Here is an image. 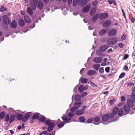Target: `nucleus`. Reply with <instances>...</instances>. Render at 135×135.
<instances>
[{
  "label": "nucleus",
  "instance_id": "nucleus-3",
  "mask_svg": "<svg viewBox=\"0 0 135 135\" xmlns=\"http://www.w3.org/2000/svg\"><path fill=\"white\" fill-rule=\"evenodd\" d=\"M42 116L40 113L37 112L35 113L32 117L31 118L33 120L37 119L39 121L42 122V116L39 118V115Z\"/></svg>",
  "mask_w": 135,
  "mask_h": 135
},
{
  "label": "nucleus",
  "instance_id": "nucleus-16",
  "mask_svg": "<svg viewBox=\"0 0 135 135\" xmlns=\"http://www.w3.org/2000/svg\"><path fill=\"white\" fill-rule=\"evenodd\" d=\"M99 17V14L98 13H97L94 15V16L91 19V20L92 22L93 23L95 22L98 19Z\"/></svg>",
  "mask_w": 135,
  "mask_h": 135
},
{
  "label": "nucleus",
  "instance_id": "nucleus-62",
  "mask_svg": "<svg viewBox=\"0 0 135 135\" xmlns=\"http://www.w3.org/2000/svg\"><path fill=\"white\" fill-rule=\"evenodd\" d=\"M126 100V99L125 97L122 96L121 97V100L122 102H124Z\"/></svg>",
  "mask_w": 135,
  "mask_h": 135
},
{
  "label": "nucleus",
  "instance_id": "nucleus-8",
  "mask_svg": "<svg viewBox=\"0 0 135 135\" xmlns=\"http://www.w3.org/2000/svg\"><path fill=\"white\" fill-rule=\"evenodd\" d=\"M109 16L108 14L107 13H102L99 15V18L101 20H102L107 17Z\"/></svg>",
  "mask_w": 135,
  "mask_h": 135
},
{
  "label": "nucleus",
  "instance_id": "nucleus-47",
  "mask_svg": "<svg viewBox=\"0 0 135 135\" xmlns=\"http://www.w3.org/2000/svg\"><path fill=\"white\" fill-rule=\"evenodd\" d=\"M98 1L95 0L93 2L92 4L93 6L95 7L98 4Z\"/></svg>",
  "mask_w": 135,
  "mask_h": 135
},
{
  "label": "nucleus",
  "instance_id": "nucleus-31",
  "mask_svg": "<svg viewBox=\"0 0 135 135\" xmlns=\"http://www.w3.org/2000/svg\"><path fill=\"white\" fill-rule=\"evenodd\" d=\"M84 111H82L81 109H79L77 110L76 112V114L78 115H81L84 113Z\"/></svg>",
  "mask_w": 135,
  "mask_h": 135
},
{
  "label": "nucleus",
  "instance_id": "nucleus-22",
  "mask_svg": "<svg viewBox=\"0 0 135 135\" xmlns=\"http://www.w3.org/2000/svg\"><path fill=\"white\" fill-rule=\"evenodd\" d=\"M24 19L25 21L27 23H29L31 22V18L28 16L25 15L24 17Z\"/></svg>",
  "mask_w": 135,
  "mask_h": 135
},
{
  "label": "nucleus",
  "instance_id": "nucleus-49",
  "mask_svg": "<svg viewBox=\"0 0 135 135\" xmlns=\"http://www.w3.org/2000/svg\"><path fill=\"white\" fill-rule=\"evenodd\" d=\"M99 72L101 74L103 73L104 72L103 68L101 67L99 69Z\"/></svg>",
  "mask_w": 135,
  "mask_h": 135
},
{
  "label": "nucleus",
  "instance_id": "nucleus-13",
  "mask_svg": "<svg viewBox=\"0 0 135 135\" xmlns=\"http://www.w3.org/2000/svg\"><path fill=\"white\" fill-rule=\"evenodd\" d=\"M109 118H110V114H105L102 116V120L103 122H106L108 120Z\"/></svg>",
  "mask_w": 135,
  "mask_h": 135
},
{
  "label": "nucleus",
  "instance_id": "nucleus-25",
  "mask_svg": "<svg viewBox=\"0 0 135 135\" xmlns=\"http://www.w3.org/2000/svg\"><path fill=\"white\" fill-rule=\"evenodd\" d=\"M18 24L19 26L21 27L23 26L25 24L24 21L23 19L20 18L18 21Z\"/></svg>",
  "mask_w": 135,
  "mask_h": 135
},
{
  "label": "nucleus",
  "instance_id": "nucleus-6",
  "mask_svg": "<svg viewBox=\"0 0 135 135\" xmlns=\"http://www.w3.org/2000/svg\"><path fill=\"white\" fill-rule=\"evenodd\" d=\"M2 19L4 24L7 25L9 24V20L8 15L3 16L2 17Z\"/></svg>",
  "mask_w": 135,
  "mask_h": 135
},
{
  "label": "nucleus",
  "instance_id": "nucleus-50",
  "mask_svg": "<svg viewBox=\"0 0 135 135\" xmlns=\"http://www.w3.org/2000/svg\"><path fill=\"white\" fill-rule=\"evenodd\" d=\"M8 111L10 112H12V113H14L15 110L14 109L11 108H9L8 109Z\"/></svg>",
  "mask_w": 135,
  "mask_h": 135
},
{
  "label": "nucleus",
  "instance_id": "nucleus-34",
  "mask_svg": "<svg viewBox=\"0 0 135 135\" xmlns=\"http://www.w3.org/2000/svg\"><path fill=\"white\" fill-rule=\"evenodd\" d=\"M88 1L87 0H84L82 1L81 2V6L83 7V6L86 5Z\"/></svg>",
  "mask_w": 135,
  "mask_h": 135
},
{
  "label": "nucleus",
  "instance_id": "nucleus-60",
  "mask_svg": "<svg viewBox=\"0 0 135 135\" xmlns=\"http://www.w3.org/2000/svg\"><path fill=\"white\" fill-rule=\"evenodd\" d=\"M127 85L128 86H132L134 85V84L130 82L127 83Z\"/></svg>",
  "mask_w": 135,
  "mask_h": 135
},
{
  "label": "nucleus",
  "instance_id": "nucleus-24",
  "mask_svg": "<svg viewBox=\"0 0 135 135\" xmlns=\"http://www.w3.org/2000/svg\"><path fill=\"white\" fill-rule=\"evenodd\" d=\"M96 71L93 70H91L88 71L87 74L89 76H91L96 74Z\"/></svg>",
  "mask_w": 135,
  "mask_h": 135
},
{
  "label": "nucleus",
  "instance_id": "nucleus-59",
  "mask_svg": "<svg viewBox=\"0 0 135 135\" xmlns=\"http://www.w3.org/2000/svg\"><path fill=\"white\" fill-rule=\"evenodd\" d=\"M109 70L110 68L109 67H107L105 68V70L107 73H108L109 71Z\"/></svg>",
  "mask_w": 135,
  "mask_h": 135
},
{
  "label": "nucleus",
  "instance_id": "nucleus-61",
  "mask_svg": "<svg viewBox=\"0 0 135 135\" xmlns=\"http://www.w3.org/2000/svg\"><path fill=\"white\" fill-rule=\"evenodd\" d=\"M121 11H122V13H123V16L124 17V18L125 19V20H126V15L125 14V12H124L123 10V9H121Z\"/></svg>",
  "mask_w": 135,
  "mask_h": 135
},
{
  "label": "nucleus",
  "instance_id": "nucleus-40",
  "mask_svg": "<svg viewBox=\"0 0 135 135\" xmlns=\"http://www.w3.org/2000/svg\"><path fill=\"white\" fill-rule=\"evenodd\" d=\"M93 121L95 122H99L100 120L99 117L98 116H96L94 118H93Z\"/></svg>",
  "mask_w": 135,
  "mask_h": 135
},
{
  "label": "nucleus",
  "instance_id": "nucleus-2",
  "mask_svg": "<svg viewBox=\"0 0 135 135\" xmlns=\"http://www.w3.org/2000/svg\"><path fill=\"white\" fill-rule=\"evenodd\" d=\"M33 3L30 2V6L33 10L36 9V8H38L40 10H42V1L40 0H33Z\"/></svg>",
  "mask_w": 135,
  "mask_h": 135
},
{
  "label": "nucleus",
  "instance_id": "nucleus-63",
  "mask_svg": "<svg viewBox=\"0 0 135 135\" xmlns=\"http://www.w3.org/2000/svg\"><path fill=\"white\" fill-rule=\"evenodd\" d=\"M123 69L125 71H127L128 69V67L127 65H125L123 67Z\"/></svg>",
  "mask_w": 135,
  "mask_h": 135
},
{
  "label": "nucleus",
  "instance_id": "nucleus-52",
  "mask_svg": "<svg viewBox=\"0 0 135 135\" xmlns=\"http://www.w3.org/2000/svg\"><path fill=\"white\" fill-rule=\"evenodd\" d=\"M90 82V85L92 86V87H94V86H96V85L95 84V83H93L92 82V81L90 80L89 82H88V83H89Z\"/></svg>",
  "mask_w": 135,
  "mask_h": 135
},
{
  "label": "nucleus",
  "instance_id": "nucleus-41",
  "mask_svg": "<svg viewBox=\"0 0 135 135\" xmlns=\"http://www.w3.org/2000/svg\"><path fill=\"white\" fill-rule=\"evenodd\" d=\"M88 79L86 78H83L81 79V82L83 83H86L88 81Z\"/></svg>",
  "mask_w": 135,
  "mask_h": 135
},
{
  "label": "nucleus",
  "instance_id": "nucleus-17",
  "mask_svg": "<svg viewBox=\"0 0 135 135\" xmlns=\"http://www.w3.org/2000/svg\"><path fill=\"white\" fill-rule=\"evenodd\" d=\"M97 11V8L92 7L90 10L89 14L91 16H94Z\"/></svg>",
  "mask_w": 135,
  "mask_h": 135
},
{
  "label": "nucleus",
  "instance_id": "nucleus-35",
  "mask_svg": "<svg viewBox=\"0 0 135 135\" xmlns=\"http://www.w3.org/2000/svg\"><path fill=\"white\" fill-rule=\"evenodd\" d=\"M78 90L80 93H82L84 90L83 88V85H80L78 87Z\"/></svg>",
  "mask_w": 135,
  "mask_h": 135
},
{
  "label": "nucleus",
  "instance_id": "nucleus-15",
  "mask_svg": "<svg viewBox=\"0 0 135 135\" xmlns=\"http://www.w3.org/2000/svg\"><path fill=\"white\" fill-rule=\"evenodd\" d=\"M111 24V22L110 20L105 21L103 24V26L104 27H106L109 26Z\"/></svg>",
  "mask_w": 135,
  "mask_h": 135
},
{
  "label": "nucleus",
  "instance_id": "nucleus-55",
  "mask_svg": "<svg viewBox=\"0 0 135 135\" xmlns=\"http://www.w3.org/2000/svg\"><path fill=\"white\" fill-rule=\"evenodd\" d=\"M118 45L120 48H122L124 46V44L122 43H118Z\"/></svg>",
  "mask_w": 135,
  "mask_h": 135
},
{
  "label": "nucleus",
  "instance_id": "nucleus-39",
  "mask_svg": "<svg viewBox=\"0 0 135 135\" xmlns=\"http://www.w3.org/2000/svg\"><path fill=\"white\" fill-rule=\"evenodd\" d=\"M65 123L64 122H60L58 125L57 127L59 128H61L64 125Z\"/></svg>",
  "mask_w": 135,
  "mask_h": 135
},
{
  "label": "nucleus",
  "instance_id": "nucleus-53",
  "mask_svg": "<svg viewBox=\"0 0 135 135\" xmlns=\"http://www.w3.org/2000/svg\"><path fill=\"white\" fill-rule=\"evenodd\" d=\"M115 101V99L113 98L112 100H111L109 101V103L110 105H112L114 104V102Z\"/></svg>",
  "mask_w": 135,
  "mask_h": 135
},
{
  "label": "nucleus",
  "instance_id": "nucleus-38",
  "mask_svg": "<svg viewBox=\"0 0 135 135\" xmlns=\"http://www.w3.org/2000/svg\"><path fill=\"white\" fill-rule=\"evenodd\" d=\"M4 121L7 122L9 120V115L8 114H7L5 117Z\"/></svg>",
  "mask_w": 135,
  "mask_h": 135
},
{
  "label": "nucleus",
  "instance_id": "nucleus-48",
  "mask_svg": "<svg viewBox=\"0 0 135 135\" xmlns=\"http://www.w3.org/2000/svg\"><path fill=\"white\" fill-rule=\"evenodd\" d=\"M87 94L88 93L87 92H84L81 94V97L83 98L86 96Z\"/></svg>",
  "mask_w": 135,
  "mask_h": 135
},
{
  "label": "nucleus",
  "instance_id": "nucleus-46",
  "mask_svg": "<svg viewBox=\"0 0 135 135\" xmlns=\"http://www.w3.org/2000/svg\"><path fill=\"white\" fill-rule=\"evenodd\" d=\"M78 2V0H73V6L74 7L76 6Z\"/></svg>",
  "mask_w": 135,
  "mask_h": 135
},
{
  "label": "nucleus",
  "instance_id": "nucleus-43",
  "mask_svg": "<svg viewBox=\"0 0 135 135\" xmlns=\"http://www.w3.org/2000/svg\"><path fill=\"white\" fill-rule=\"evenodd\" d=\"M118 113L119 115L122 116L123 113V109H119Z\"/></svg>",
  "mask_w": 135,
  "mask_h": 135
},
{
  "label": "nucleus",
  "instance_id": "nucleus-23",
  "mask_svg": "<svg viewBox=\"0 0 135 135\" xmlns=\"http://www.w3.org/2000/svg\"><path fill=\"white\" fill-rule=\"evenodd\" d=\"M127 106L131 108L133 106V101L130 99H128L127 100Z\"/></svg>",
  "mask_w": 135,
  "mask_h": 135
},
{
  "label": "nucleus",
  "instance_id": "nucleus-7",
  "mask_svg": "<svg viewBox=\"0 0 135 135\" xmlns=\"http://www.w3.org/2000/svg\"><path fill=\"white\" fill-rule=\"evenodd\" d=\"M117 31L114 29H112L108 32V35L110 36H113L115 35L117 33Z\"/></svg>",
  "mask_w": 135,
  "mask_h": 135
},
{
  "label": "nucleus",
  "instance_id": "nucleus-37",
  "mask_svg": "<svg viewBox=\"0 0 135 135\" xmlns=\"http://www.w3.org/2000/svg\"><path fill=\"white\" fill-rule=\"evenodd\" d=\"M7 10V8L4 7L3 5L0 8V12H3L4 11H6Z\"/></svg>",
  "mask_w": 135,
  "mask_h": 135
},
{
  "label": "nucleus",
  "instance_id": "nucleus-42",
  "mask_svg": "<svg viewBox=\"0 0 135 135\" xmlns=\"http://www.w3.org/2000/svg\"><path fill=\"white\" fill-rule=\"evenodd\" d=\"M78 109H77V107L75 106H74L72 107L70 110V111L71 112H73L77 110Z\"/></svg>",
  "mask_w": 135,
  "mask_h": 135
},
{
  "label": "nucleus",
  "instance_id": "nucleus-33",
  "mask_svg": "<svg viewBox=\"0 0 135 135\" xmlns=\"http://www.w3.org/2000/svg\"><path fill=\"white\" fill-rule=\"evenodd\" d=\"M6 115V113L4 112H2L0 113V118L1 119H3Z\"/></svg>",
  "mask_w": 135,
  "mask_h": 135
},
{
  "label": "nucleus",
  "instance_id": "nucleus-64",
  "mask_svg": "<svg viewBox=\"0 0 135 135\" xmlns=\"http://www.w3.org/2000/svg\"><path fill=\"white\" fill-rule=\"evenodd\" d=\"M133 98H132L133 102L135 103V95H132Z\"/></svg>",
  "mask_w": 135,
  "mask_h": 135
},
{
  "label": "nucleus",
  "instance_id": "nucleus-4",
  "mask_svg": "<svg viewBox=\"0 0 135 135\" xmlns=\"http://www.w3.org/2000/svg\"><path fill=\"white\" fill-rule=\"evenodd\" d=\"M117 41L118 40L116 38L112 37L107 40V43L109 45H113L116 44Z\"/></svg>",
  "mask_w": 135,
  "mask_h": 135
},
{
  "label": "nucleus",
  "instance_id": "nucleus-12",
  "mask_svg": "<svg viewBox=\"0 0 135 135\" xmlns=\"http://www.w3.org/2000/svg\"><path fill=\"white\" fill-rule=\"evenodd\" d=\"M15 115H16V116L17 117V120H22V121L23 115L22 114L17 112L15 113Z\"/></svg>",
  "mask_w": 135,
  "mask_h": 135
},
{
  "label": "nucleus",
  "instance_id": "nucleus-9",
  "mask_svg": "<svg viewBox=\"0 0 135 135\" xmlns=\"http://www.w3.org/2000/svg\"><path fill=\"white\" fill-rule=\"evenodd\" d=\"M107 33V30L105 29L100 30L99 32V35L100 36H103Z\"/></svg>",
  "mask_w": 135,
  "mask_h": 135
},
{
  "label": "nucleus",
  "instance_id": "nucleus-27",
  "mask_svg": "<svg viewBox=\"0 0 135 135\" xmlns=\"http://www.w3.org/2000/svg\"><path fill=\"white\" fill-rule=\"evenodd\" d=\"M35 23H33L32 25L28 27H26V30H23V32L24 33L26 32L28 30V28H33L35 26Z\"/></svg>",
  "mask_w": 135,
  "mask_h": 135
},
{
  "label": "nucleus",
  "instance_id": "nucleus-21",
  "mask_svg": "<svg viewBox=\"0 0 135 135\" xmlns=\"http://www.w3.org/2000/svg\"><path fill=\"white\" fill-rule=\"evenodd\" d=\"M109 47V46L107 45H105L101 46L100 48V50L102 52L105 51L107 48Z\"/></svg>",
  "mask_w": 135,
  "mask_h": 135
},
{
  "label": "nucleus",
  "instance_id": "nucleus-14",
  "mask_svg": "<svg viewBox=\"0 0 135 135\" xmlns=\"http://www.w3.org/2000/svg\"><path fill=\"white\" fill-rule=\"evenodd\" d=\"M90 6L87 5L82 8V11L83 12L86 13L90 10Z\"/></svg>",
  "mask_w": 135,
  "mask_h": 135
},
{
  "label": "nucleus",
  "instance_id": "nucleus-11",
  "mask_svg": "<svg viewBox=\"0 0 135 135\" xmlns=\"http://www.w3.org/2000/svg\"><path fill=\"white\" fill-rule=\"evenodd\" d=\"M9 26L10 27H11L12 28L15 29L17 27V23L15 20H13Z\"/></svg>",
  "mask_w": 135,
  "mask_h": 135
},
{
  "label": "nucleus",
  "instance_id": "nucleus-44",
  "mask_svg": "<svg viewBox=\"0 0 135 135\" xmlns=\"http://www.w3.org/2000/svg\"><path fill=\"white\" fill-rule=\"evenodd\" d=\"M93 121V118L90 117L87 119L86 122L88 123H92Z\"/></svg>",
  "mask_w": 135,
  "mask_h": 135
},
{
  "label": "nucleus",
  "instance_id": "nucleus-32",
  "mask_svg": "<svg viewBox=\"0 0 135 135\" xmlns=\"http://www.w3.org/2000/svg\"><path fill=\"white\" fill-rule=\"evenodd\" d=\"M100 66V64H95L93 65V68L94 69L96 70H98Z\"/></svg>",
  "mask_w": 135,
  "mask_h": 135
},
{
  "label": "nucleus",
  "instance_id": "nucleus-58",
  "mask_svg": "<svg viewBox=\"0 0 135 135\" xmlns=\"http://www.w3.org/2000/svg\"><path fill=\"white\" fill-rule=\"evenodd\" d=\"M56 132L55 131H53L51 133H49L45 135H54Z\"/></svg>",
  "mask_w": 135,
  "mask_h": 135
},
{
  "label": "nucleus",
  "instance_id": "nucleus-45",
  "mask_svg": "<svg viewBox=\"0 0 135 135\" xmlns=\"http://www.w3.org/2000/svg\"><path fill=\"white\" fill-rule=\"evenodd\" d=\"M102 52L100 49L99 50H98L96 51V54L97 55L100 56L102 54Z\"/></svg>",
  "mask_w": 135,
  "mask_h": 135
},
{
  "label": "nucleus",
  "instance_id": "nucleus-56",
  "mask_svg": "<svg viewBox=\"0 0 135 135\" xmlns=\"http://www.w3.org/2000/svg\"><path fill=\"white\" fill-rule=\"evenodd\" d=\"M74 114L71 112L69 113L68 114V115L69 117H72L74 116Z\"/></svg>",
  "mask_w": 135,
  "mask_h": 135
},
{
  "label": "nucleus",
  "instance_id": "nucleus-57",
  "mask_svg": "<svg viewBox=\"0 0 135 135\" xmlns=\"http://www.w3.org/2000/svg\"><path fill=\"white\" fill-rule=\"evenodd\" d=\"M129 57V55L127 54H126L123 57V59L124 60H126Z\"/></svg>",
  "mask_w": 135,
  "mask_h": 135
},
{
  "label": "nucleus",
  "instance_id": "nucleus-10",
  "mask_svg": "<svg viewBox=\"0 0 135 135\" xmlns=\"http://www.w3.org/2000/svg\"><path fill=\"white\" fill-rule=\"evenodd\" d=\"M131 107L127 105H124V115H126L130 111Z\"/></svg>",
  "mask_w": 135,
  "mask_h": 135
},
{
  "label": "nucleus",
  "instance_id": "nucleus-30",
  "mask_svg": "<svg viewBox=\"0 0 135 135\" xmlns=\"http://www.w3.org/2000/svg\"><path fill=\"white\" fill-rule=\"evenodd\" d=\"M81 95L79 94H76L74 97V99L76 101H79L81 100Z\"/></svg>",
  "mask_w": 135,
  "mask_h": 135
},
{
  "label": "nucleus",
  "instance_id": "nucleus-18",
  "mask_svg": "<svg viewBox=\"0 0 135 135\" xmlns=\"http://www.w3.org/2000/svg\"><path fill=\"white\" fill-rule=\"evenodd\" d=\"M31 116L28 113H27L24 116H23V118L22 119V122H25L27 121L28 118H29Z\"/></svg>",
  "mask_w": 135,
  "mask_h": 135
},
{
  "label": "nucleus",
  "instance_id": "nucleus-19",
  "mask_svg": "<svg viewBox=\"0 0 135 135\" xmlns=\"http://www.w3.org/2000/svg\"><path fill=\"white\" fill-rule=\"evenodd\" d=\"M62 119L64 121L65 124L70 122V121L71 120L70 118L67 117H66L64 116L61 117Z\"/></svg>",
  "mask_w": 135,
  "mask_h": 135
},
{
  "label": "nucleus",
  "instance_id": "nucleus-1",
  "mask_svg": "<svg viewBox=\"0 0 135 135\" xmlns=\"http://www.w3.org/2000/svg\"><path fill=\"white\" fill-rule=\"evenodd\" d=\"M52 121L50 119L47 118L43 115V123H45L46 125L48 126L47 130L48 132L52 131L56 126L55 123L52 122Z\"/></svg>",
  "mask_w": 135,
  "mask_h": 135
},
{
  "label": "nucleus",
  "instance_id": "nucleus-36",
  "mask_svg": "<svg viewBox=\"0 0 135 135\" xmlns=\"http://www.w3.org/2000/svg\"><path fill=\"white\" fill-rule=\"evenodd\" d=\"M81 103L80 102H76L74 103V105L77 107V109H78L81 106Z\"/></svg>",
  "mask_w": 135,
  "mask_h": 135
},
{
  "label": "nucleus",
  "instance_id": "nucleus-51",
  "mask_svg": "<svg viewBox=\"0 0 135 135\" xmlns=\"http://www.w3.org/2000/svg\"><path fill=\"white\" fill-rule=\"evenodd\" d=\"M8 25L7 24H4L2 25V26L3 28L5 30H7L8 28Z\"/></svg>",
  "mask_w": 135,
  "mask_h": 135
},
{
  "label": "nucleus",
  "instance_id": "nucleus-28",
  "mask_svg": "<svg viewBox=\"0 0 135 135\" xmlns=\"http://www.w3.org/2000/svg\"><path fill=\"white\" fill-rule=\"evenodd\" d=\"M32 9L30 7H28L27 8V11L28 13L30 15H32L33 14V11Z\"/></svg>",
  "mask_w": 135,
  "mask_h": 135
},
{
  "label": "nucleus",
  "instance_id": "nucleus-5",
  "mask_svg": "<svg viewBox=\"0 0 135 135\" xmlns=\"http://www.w3.org/2000/svg\"><path fill=\"white\" fill-rule=\"evenodd\" d=\"M119 108L117 107H115L113 109L112 111V113L110 114V118L112 119L114 117V115H116L118 113Z\"/></svg>",
  "mask_w": 135,
  "mask_h": 135
},
{
  "label": "nucleus",
  "instance_id": "nucleus-29",
  "mask_svg": "<svg viewBox=\"0 0 135 135\" xmlns=\"http://www.w3.org/2000/svg\"><path fill=\"white\" fill-rule=\"evenodd\" d=\"M78 119L80 122L81 123H85L86 120L85 118L83 116H81L79 117Z\"/></svg>",
  "mask_w": 135,
  "mask_h": 135
},
{
  "label": "nucleus",
  "instance_id": "nucleus-26",
  "mask_svg": "<svg viewBox=\"0 0 135 135\" xmlns=\"http://www.w3.org/2000/svg\"><path fill=\"white\" fill-rule=\"evenodd\" d=\"M16 117V116L15 115H11L9 117V123H12L15 120Z\"/></svg>",
  "mask_w": 135,
  "mask_h": 135
},
{
  "label": "nucleus",
  "instance_id": "nucleus-20",
  "mask_svg": "<svg viewBox=\"0 0 135 135\" xmlns=\"http://www.w3.org/2000/svg\"><path fill=\"white\" fill-rule=\"evenodd\" d=\"M94 61L95 62L100 63L102 62V59L101 58L97 57L94 58Z\"/></svg>",
  "mask_w": 135,
  "mask_h": 135
},
{
  "label": "nucleus",
  "instance_id": "nucleus-54",
  "mask_svg": "<svg viewBox=\"0 0 135 135\" xmlns=\"http://www.w3.org/2000/svg\"><path fill=\"white\" fill-rule=\"evenodd\" d=\"M125 73H122L119 75V78H123L125 76Z\"/></svg>",
  "mask_w": 135,
  "mask_h": 135
}]
</instances>
